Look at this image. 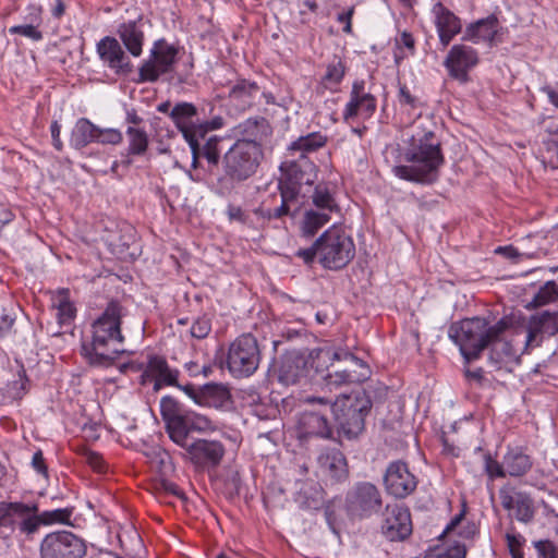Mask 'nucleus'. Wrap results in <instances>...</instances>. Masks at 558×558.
<instances>
[{"mask_svg": "<svg viewBox=\"0 0 558 558\" xmlns=\"http://www.w3.org/2000/svg\"><path fill=\"white\" fill-rule=\"evenodd\" d=\"M399 101L400 104L414 107L416 99L411 95L410 90L405 86H402L399 89Z\"/></svg>", "mask_w": 558, "mask_h": 558, "instance_id": "obj_64", "label": "nucleus"}, {"mask_svg": "<svg viewBox=\"0 0 558 558\" xmlns=\"http://www.w3.org/2000/svg\"><path fill=\"white\" fill-rule=\"evenodd\" d=\"M196 116L197 108L185 101L177 104L169 112V117L186 142L204 136L203 125L195 123Z\"/></svg>", "mask_w": 558, "mask_h": 558, "instance_id": "obj_23", "label": "nucleus"}, {"mask_svg": "<svg viewBox=\"0 0 558 558\" xmlns=\"http://www.w3.org/2000/svg\"><path fill=\"white\" fill-rule=\"evenodd\" d=\"M333 361H351L357 367H368L364 361L348 351H335L332 353Z\"/></svg>", "mask_w": 558, "mask_h": 558, "instance_id": "obj_56", "label": "nucleus"}, {"mask_svg": "<svg viewBox=\"0 0 558 558\" xmlns=\"http://www.w3.org/2000/svg\"><path fill=\"white\" fill-rule=\"evenodd\" d=\"M499 498L501 506L519 522L527 524L534 519V502L527 493L505 486L499 489Z\"/></svg>", "mask_w": 558, "mask_h": 558, "instance_id": "obj_15", "label": "nucleus"}, {"mask_svg": "<svg viewBox=\"0 0 558 558\" xmlns=\"http://www.w3.org/2000/svg\"><path fill=\"white\" fill-rule=\"evenodd\" d=\"M345 74L343 61L335 57L327 65L325 75L322 78V85L329 90L336 92L338 85L342 82Z\"/></svg>", "mask_w": 558, "mask_h": 558, "instance_id": "obj_40", "label": "nucleus"}, {"mask_svg": "<svg viewBox=\"0 0 558 558\" xmlns=\"http://www.w3.org/2000/svg\"><path fill=\"white\" fill-rule=\"evenodd\" d=\"M499 337L500 336L496 337L489 342V361L495 364L497 368L518 361V354L512 342L500 339Z\"/></svg>", "mask_w": 558, "mask_h": 558, "instance_id": "obj_33", "label": "nucleus"}, {"mask_svg": "<svg viewBox=\"0 0 558 558\" xmlns=\"http://www.w3.org/2000/svg\"><path fill=\"white\" fill-rule=\"evenodd\" d=\"M126 316L128 308L119 301H111L94 320L92 341L82 344V353L90 364L109 366L124 352L122 324Z\"/></svg>", "mask_w": 558, "mask_h": 558, "instance_id": "obj_2", "label": "nucleus"}, {"mask_svg": "<svg viewBox=\"0 0 558 558\" xmlns=\"http://www.w3.org/2000/svg\"><path fill=\"white\" fill-rule=\"evenodd\" d=\"M32 465L39 474L47 476V466L45 464V459L40 450L36 451L33 454Z\"/></svg>", "mask_w": 558, "mask_h": 558, "instance_id": "obj_60", "label": "nucleus"}, {"mask_svg": "<svg viewBox=\"0 0 558 558\" xmlns=\"http://www.w3.org/2000/svg\"><path fill=\"white\" fill-rule=\"evenodd\" d=\"M397 45L407 48L411 54L415 52V40L409 32H402L400 34V37L397 39Z\"/></svg>", "mask_w": 558, "mask_h": 558, "instance_id": "obj_58", "label": "nucleus"}, {"mask_svg": "<svg viewBox=\"0 0 558 558\" xmlns=\"http://www.w3.org/2000/svg\"><path fill=\"white\" fill-rule=\"evenodd\" d=\"M318 263L329 270L344 268L355 256V244L342 228L332 226L316 239Z\"/></svg>", "mask_w": 558, "mask_h": 558, "instance_id": "obj_5", "label": "nucleus"}, {"mask_svg": "<svg viewBox=\"0 0 558 558\" xmlns=\"http://www.w3.org/2000/svg\"><path fill=\"white\" fill-rule=\"evenodd\" d=\"M272 133L268 120L264 117H251L230 129L229 136L235 142H250L262 147L263 142Z\"/></svg>", "mask_w": 558, "mask_h": 558, "instance_id": "obj_20", "label": "nucleus"}, {"mask_svg": "<svg viewBox=\"0 0 558 558\" xmlns=\"http://www.w3.org/2000/svg\"><path fill=\"white\" fill-rule=\"evenodd\" d=\"M558 298V288L554 281L546 282L535 293L532 301L527 304V308H536L546 305Z\"/></svg>", "mask_w": 558, "mask_h": 558, "instance_id": "obj_42", "label": "nucleus"}, {"mask_svg": "<svg viewBox=\"0 0 558 558\" xmlns=\"http://www.w3.org/2000/svg\"><path fill=\"white\" fill-rule=\"evenodd\" d=\"M57 308V318L60 324L70 323L75 316V307L73 304L66 299L65 294H62L56 304Z\"/></svg>", "mask_w": 558, "mask_h": 558, "instance_id": "obj_48", "label": "nucleus"}, {"mask_svg": "<svg viewBox=\"0 0 558 558\" xmlns=\"http://www.w3.org/2000/svg\"><path fill=\"white\" fill-rule=\"evenodd\" d=\"M485 471L490 480H494L495 477H505L508 475L504 461L499 463L490 456H485Z\"/></svg>", "mask_w": 558, "mask_h": 558, "instance_id": "obj_51", "label": "nucleus"}, {"mask_svg": "<svg viewBox=\"0 0 558 558\" xmlns=\"http://www.w3.org/2000/svg\"><path fill=\"white\" fill-rule=\"evenodd\" d=\"M31 509H35V504L0 502V526L12 531L15 526L20 529V522L25 518V512Z\"/></svg>", "mask_w": 558, "mask_h": 558, "instance_id": "obj_31", "label": "nucleus"}, {"mask_svg": "<svg viewBox=\"0 0 558 558\" xmlns=\"http://www.w3.org/2000/svg\"><path fill=\"white\" fill-rule=\"evenodd\" d=\"M381 494L371 482L355 483L345 496V509L352 518H369L381 509Z\"/></svg>", "mask_w": 558, "mask_h": 558, "instance_id": "obj_10", "label": "nucleus"}, {"mask_svg": "<svg viewBox=\"0 0 558 558\" xmlns=\"http://www.w3.org/2000/svg\"><path fill=\"white\" fill-rule=\"evenodd\" d=\"M292 199H286L284 197L281 196V205L275 209H272L271 211V215L272 217H275V219H279V218H282L283 216H287L290 211V208H289V202H291Z\"/></svg>", "mask_w": 558, "mask_h": 558, "instance_id": "obj_63", "label": "nucleus"}, {"mask_svg": "<svg viewBox=\"0 0 558 558\" xmlns=\"http://www.w3.org/2000/svg\"><path fill=\"white\" fill-rule=\"evenodd\" d=\"M497 19L493 15L488 16L487 19H483L474 24H471L466 28L464 38L475 44L482 41L492 44L497 34Z\"/></svg>", "mask_w": 558, "mask_h": 558, "instance_id": "obj_30", "label": "nucleus"}, {"mask_svg": "<svg viewBox=\"0 0 558 558\" xmlns=\"http://www.w3.org/2000/svg\"><path fill=\"white\" fill-rule=\"evenodd\" d=\"M86 462L97 472H102L105 469L102 458L96 452H88Z\"/></svg>", "mask_w": 558, "mask_h": 558, "instance_id": "obj_61", "label": "nucleus"}, {"mask_svg": "<svg viewBox=\"0 0 558 558\" xmlns=\"http://www.w3.org/2000/svg\"><path fill=\"white\" fill-rule=\"evenodd\" d=\"M506 541L509 551L523 550L522 547L525 543V538L521 534L508 532L506 534Z\"/></svg>", "mask_w": 558, "mask_h": 558, "instance_id": "obj_57", "label": "nucleus"}, {"mask_svg": "<svg viewBox=\"0 0 558 558\" xmlns=\"http://www.w3.org/2000/svg\"><path fill=\"white\" fill-rule=\"evenodd\" d=\"M465 548L461 545L446 546L438 545L429 549L424 558H464Z\"/></svg>", "mask_w": 558, "mask_h": 558, "instance_id": "obj_43", "label": "nucleus"}, {"mask_svg": "<svg viewBox=\"0 0 558 558\" xmlns=\"http://www.w3.org/2000/svg\"><path fill=\"white\" fill-rule=\"evenodd\" d=\"M371 401L364 396H343L332 404V412L340 433L348 439L356 438L364 429V420Z\"/></svg>", "mask_w": 558, "mask_h": 558, "instance_id": "obj_7", "label": "nucleus"}, {"mask_svg": "<svg viewBox=\"0 0 558 558\" xmlns=\"http://www.w3.org/2000/svg\"><path fill=\"white\" fill-rule=\"evenodd\" d=\"M219 138L217 136L209 137L206 143L201 146V156L204 157L209 165L217 166L220 159V150L218 148Z\"/></svg>", "mask_w": 558, "mask_h": 558, "instance_id": "obj_45", "label": "nucleus"}, {"mask_svg": "<svg viewBox=\"0 0 558 558\" xmlns=\"http://www.w3.org/2000/svg\"><path fill=\"white\" fill-rule=\"evenodd\" d=\"M160 413L170 439L178 446H186L190 433H205L215 429L214 423L205 415L182 409L170 396L160 400Z\"/></svg>", "mask_w": 558, "mask_h": 558, "instance_id": "obj_4", "label": "nucleus"}, {"mask_svg": "<svg viewBox=\"0 0 558 558\" xmlns=\"http://www.w3.org/2000/svg\"><path fill=\"white\" fill-rule=\"evenodd\" d=\"M504 463L509 476H522L532 468L531 458L518 448L507 451Z\"/></svg>", "mask_w": 558, "mask_h": 558, "instance_id": "obj_35", "label": "nucleus"}, {"mask_svg": "<svg viewBox=\"0 0 558 558\" xmlns=\"http://www.w3.org/2000/svg\"><path fill=\"white\" fill-rule=\"evenodd\" d=\"M404 159L411 165H400L392 169L396 177L410 182L430 184L437 181L439 168L445 158L440 142L432 130L415 125L408 138L403 151Z\"/></svg>", "mask_w": 558, "mask_h": 558, "instance_id": "obj_1", "label": "nucleus"}, {"mask_svg": "<svg viewBox=\"0 0 558 558\" xmlns=\"http://www.w3.org/2000/svg\"><path fill=\"white\" fill-rule=\"evenodd\" d=\"M38 508L35 505V509L25 512V518L20 522V531L23 534L31 535L38 531L39 526L43 525L41 517L37 513Z\"/></svg>", "mask_w": 558, "mask_h": 558, "instance_id": "obj_44", "label": "nucleus"}, {"mask_svg": "<svg viewBox=\"0 0 558 558\" xmlns=\"http://www.w3.org/2000/svg\"><path fill=\"white\" fill-rule=\"evenodd\" d=\"M126 136L129 141L128 155L142 156L147 151L149 140L148 134L144 129L129 126L126 129Z\"/></svg>", "mask_w": 558, "mask_h": 558, "instance_id": "obj_41", "label": "nucleus"}, {"mask_svg": "<svg viewBox=\"0 0 558 558\" xmlns=\"http://www.w3.org/2000/svg\"><path fill=\"white\" fill-rule=\"evenodd\" d=\"M433 14L435 16V26L439 41L444 47H447L453 37L461 32V21L442 3H436L433 7Z\"/></svg>", "mask_w": 558, "mask_h": 558, "instance_id": "obj_25", "label": "nucleus"}, {"mask_svg": "<svg viewBox=\"0 0 558 558\" xmlns=\"http://www.w3.org/2000/svg\"><path fill=\"white\" fill-rule=\"evenodd\" d=\"M179 375V369L171 367L165 357L151 355L142 374V379L143 384L153 381L155 391L160 390L165 386H174L180 389L182 386L178 384Z\"/></svg>", "mask_w": 558, "mask_h": 558, "instance_id": "obj_18", "label": "nucleus"}, {"mask_svg": "<svg viewBox=\"0 0 558 558\" xmlns=\"http://www.w3.org/2000/svg\"><path fill=\"white\" fill-rule=\"evenodd\" d=\"M96 49L100 60L116 74H128L132 71L128 56L114 37H104L97 43Z\"/></svg>", "mask_w": 558, "mask_h": 558, "instance_id": "obj_22", "label": "nucleus"}, {"mask_svg": "<svg viewBox=\"0 0 558 558\" xmlns=\"http://www.w3.org/2000/svg\"><path fill=\"white\" fill-rule=\"evenodd\" d=\"M384 483L387 492L397 498H404L416 488L415 476L401 461L391 462L385 473Z\"/></svg>", "mask_w": 558, "mask_h": 558, "instance_id": "obj_16", "label": "nucleus"}, {"mask_svg": "<svg viewBox=\"0 0 558 558\" xmlns=\"http://www.w3.org/2000/svg\"><path fill=\"white\" fill-rule=\"evenodd\" d=\"M211 330L210 320L206 317L197 318L191 326V336L196 339H204Z\"/></svg>", "mask_w": 558, "mask_h": 558, "instance_id": "obj_52", "label": "nucleus"}, {"mask_svg": "<svg viewBox=\"0 0 558 558\" xmlns=\"http://www.w3.org/2000/svg\"><path fill=\"white\" fill-rule=\"evenodd\" d=\"M326 142L327 137L325 135L320 132H313L293 141L288 147V153L290 157H299L300 155L307 157V154L325 146Z\"/></svg>", "mask_w": 558, "mask_h": 558, "instance_id": "obj_34", "label": "nucleus"}, {"mask_svg": "<svg viewBox=\"0 0 558 558\" xmlns=\"http://www.w3.org/2000/svg\"><path fill=\"white\" fill-rule=\"evenodd\" d=\"M296 256L302 258L307 265L312 264L315 259L318 260V247L316 246V241L312 244L311 247L300 248L296 252Z\"/></svg>", "mask_w": 558, "mask_h": 558, "instance_id": "obj_55", "label": "nucleus"}, {"mask_svg": "<svg viewBox=\"0 0 558 558\" xmlns=\"http://www.w3.org/2000/svg\"><path fill=\"white\" fill-rule=\"evenodd\" d=\"M186 451L190 461L199 469H213L218 466L226 453L225 446L215 439H195L181 446Z\"/></svg>", "mask_w": 558, "mask_h": 558, "instance_id": "obj_13", "label": "nucleus"}, {"mask_svg": "<svg viewBox=\"0 0 558 558\" xmlns=\"http://www.w3.org/2000/svg\"><path fill=\"white\" fill-rule=\"evenodd\" d=\"M178 52V48L165 39L156 40L150 49L149 58L138 70V82H156L160 75L172 71Z\"/></svg>", "mask_w": 558, "mask_h": 558, "instance_id": "obj_11", "label": "nucleus"}, {"mask_svg": "<svg viewBox=\"0 0 558 558\" xmlns=\"http://www.w3.org/2000/svg\"><path fill=\"white\" fill-rule=\"evenodd\" d=\"M85 555L84 539L70 531L49 533L40 543L41 558H83Z\"/></svg>", "mask_w": 558, "mask_h": 558, "instance_id": "obj_12", "label": "nucleus"}, {"mask_svg": "<svg viewBox=\"0 0 558 558\" xmlns=\"http://www.w3.org/2000/svg\"><path fill=\"white\" fill-rule=\"evenodd\" d=\"M118 35L126 50L133 57H140L143 51L144 32L136 21L122 23L118 28Z\"/></svg>", "mask_w": 558, "mask_h": 558, "instance_id": "obj_29", "label": "nucleus"}, {"mask_svg": "<svg viewBox=\"0 0 558 558\" xmlns=\"http://www.w3.org/2000/svg\"><path fill=\"white\" fill-rule=\"evenodd\" d=\"M311 198L315 209L317 210L328 214L339 210L335 195L327 183H318L314 187Z\"/></svg>", "mask_w": 558, "mask_h": 558, "instance_id": "obj_38", "label": "nucleus"}, {"mask_svg": "<svg viewBox=\"0 0 558 558\" xmlns=\"http://www.w3.org/2000/svg\"><path fill=\"white\" fill-rule=\"evenodd\" d=\"M376 97L366 89L363 80H356L352 84L350 99L343 109V119L350 120L359 114L371 117L376 111Z\"/></svg>", "mask_w": 558, "mask_h": 558, "instance_id": "obj_19", "label": "nucleus"}, {"mask_svg": "<svg viewBox=\"0 0 558 558\" xmlns=\"http://www.w3.org/2000/svg\"><path fill=\"white\" fill-rule=\"evenodd\" d=\"M318 465L322 474L332 482H342L348 477L347 460L338 449H328L318 457Z\"/></svg>", "mask_w": 558, "mask_h": 558, "instance_id": "obj_28", "label": "nucleus"}, {"mask_svg": "<svg viewBox=\"0 0 558 558\" xmlns=\"http://www.w3.org/2000/svg\"><path fill=\"white\" fill-rule=\"evenodd\" d=\"M477 63V51L473 47L463 44L453 45L444 60V65L449 75L460 82L468 81L469 71Z\"/></svg>", "mask_w": 558, "mask_h": 558, "instance_id": "obj_14", "label": "nucleus"}, {"mask_svg": "<svg viewBox=\"0 0 558 558\" xmlns=\"http://www.w3.org/2000/svg\"><path fill=\"white\" fill-rule=\"evenodd\" d=\"M97 129L98 126L92 123L88 119H78L72 130L71 144L75 148H83L89 143L95 142Z\"/></svg>", "mask_w": 558, "mask_h": 558, "instance_id": "obj_36", "label": "nucleus"}, {"mask_svg": "<svg viewBox=\"0 0 558 558\" xmlns=\"http://www.w3.org/2000/svg\"><path fill=\"white\" fill-rule=\"evenodd\" d=\"M353 12H354V9L350 8L349 10H347L342 13H339L338 17H337L338 22L344 24L343 32H345L348 34L351 33V31H352L351 19H352Z\"/></svg>", "mask_w": 558, "mask_h": 558, "instance_id": "obj_62", "label": "nucleus"}, {"mask_svg": "<svg viewBox=\"0 0 558 558\" xmlns=\"http://www.w3.org/2000/svg\"><path fill=\"white\" fill-rule=\"evenodd\" d=\"M533 546L539 558H558L556 546L548 539L535 541L533 542Z\"/></svg>", "mask_w": 558, "mask_h": 558, "instance_id": "obj_53", "label": "nucleus"}, {"mask_svg": "<svg viewBox=\"0 0 558 558\" xmlns=\"http://www.w3.org/2000/svg\"><path fill=\"white\" fill-rule=\"evenodd\" d=\"M40 25L24 22L20 25H14L9 28L11 35H21L33 41H39L43 39V33L39 31Z\"/></svg>", "mask_w": 558, "mask_h": 558, "instance_id": "obj_47", "label": "nucleus"}, {"mask_svg": "<svg viewBox=\"0 0 558 558\" xmlns=\"http://www.w3.org/2000/svg\"><path fill=\"white\" fill-rule=\"evenodd\" d=\"M304 357L291 353L284 355L279 367V380L284 385L295 384L304 375Z\"/></svg>", "mask_w": 558, "mask_h": 558, "instance_id": "obj_32", "label": "nucleus"}, {"mask_svg": "<svg viewBox=\"0 0 558 558\" xmlns=\"http://www.w3.org/2000/svg\"><path fill=\"white\" fill-rule=\"evenodd\" d=\"M26 378L19 374V377L7 384L5 390L9 398L21 399L26 392Z\"/></svg>", "mask_w": 558, "mask_h": 558, "instance_id": "obj_50", "label": "nucleus"}, {"mask_svg": "<svg viewBox=\"0 0 558 558\" xmlns=\"http://www.w3.org/2000/svg\"><path fill=\"white\" fill-rule=\"evenodd\" d=\"M263 148L250 142H234L222 157L226 179L241 183L253 177L263 160Z\"/></svg>", "mask_w": 558, "mask_h": 558, "instance_id": "obj_6", "label": "nucleus"}, {"mask_svg": "<svg viewBox=\"0 0 558 558\" xmlns=\"http://www.w3.org/2000/svg\"><path fill=\"white\" fill-rule=\"evenodd\" d=\"M298 436L300 439L310 437L327 439L332 436V427L324 414L304 412L298 420Z\"/></svg>", "mask_w": 558, "mask_h": 558, "instance_id": "obj_27", "label": "nucleus"}, {"mask_svg": "<svg viewBox=\"0 0 558 558\" xmlns=\"http://www.w3.org/2000/svg\"><path fill=\"white\" fill-rule=\"evenodd\" d=\"M259 93L260 88L255 82L238 80L229 90V106L238 112L246 111L255 105Z\"/></svg>", "mask_w": 558, "mask_h": 558, "instance_id": "obj_26", "label": "nucleus"}, {"mask_svg": "<svg viewBox=\"0 0 558 558\" xmlns=\"http://www.w3.org/2000/svg\"><path fill=\"white\" fill-rule=\"evenodd\" d=\"M411 531V517L408 509L397 504L387 505L381 524L383 534L390 541H399L409 536Z\"/></svg>", "mask_w": 558, "mask_h": 558, "instance_id": "obj_17", "label": "nucleus"}, {"mask_svg": "<svg viewBox=\"0 0 558 558\" xmlns=\"http://www.w3.org/2000/svg\"><path fill=\"white\" fill-rule=\"evenodd\" d=\"M227 216L232 221L234 220L242 223H245L246 221V215L239 206L229 205L227 208Z\"/></svg>", "mask_w": 558, "mask_h": 558, "instance_id": "obj_59", "label": "nucleus"}, {"mask_svg": "<svg viewBox=\"0 0 558 558\" xmlns=\"http://www.w3.org/2000/svg\"><path fill=\"white\" fill-rule=\"evenodd\" d=\"M43 9L38 4H29L27 7V14L24 16V22L32 23L35 25L43 24L41 17Z\"/></svg>", "mask_w": 558, "mask_h": 558, "instance_id": "obj_54", "label": "nucleus"}, {"mask_svg": "<svg viewBox=\"0 0 558 558\" xmlns=\"http://www.w3.org/2000/svg\"><path fill=\"white\" fill-rule=\"evenodd\" d=\"M123 135L118 129H97L96 141L100 144L118 145L122 142Z\"/></svg>", "mask_w": 558, "mask_h": 558, "instance_id": "obj_49", "label": "nucleus"}, {"mask_svg": "<svg viewBox=\"0 0 558 558\" xmlns=\"http://www.w3.org/2000/svg\"><path fill=\"white\" fill-rule=\"evenodd\" d=\"M262 354L256 338L251 333L239 336L229 345L227 367L235 378L252 376L260 363Z\"/></svg>", "mask_w": 558, "mask_h": 558, "instance_id": "obj_9", "label": "nucleus"}, {"mask_svg": "<svg viewBox=\"0 0 558 558\" xmlns=\"http://www.w3.org/2000/svg\"><path fill=\"white\" fill-rule=\"evenodd\" d=\"M195 403L206 407L219 408L225 405L230 399L228 388L222 384L209 383L198 389L192 385L180 387Z\"/></svg>", "mask_w": 558, "mask_h": 558, "instance_id": "obj_24", "label": "nucleus"}, {"mask_svg": "<svg viewBox=\"0 0 558 558\" xmlns=\"http://www.w3.org/2000/svg\"><path fill=\"white\" fill-rule=\"evenodd\" d=\"M508 328V323L500 319L493 326L484 318L473 317L463 319L451 326L449 336L459 345L460 352L468 361L475 360L496 337Z\"/></svg>", "mask_w": 558, "mask_h": 558, "instance_id": "obj_3", "label": "nucleus"}, {"mask_svg": "<svg viewBox=\"0 0 558 558\" xmlns=\"http://www.w3.org/2000/svg\"><path fill=\"white\" fill-rule=\"evenodd\" d=\"M330 215L331 214L317 209L305 210L301 226L303 235H314L320 228L329 222L331 218Z\"/></svg>", "mask_w": 558, "mask_h": 558, "instance_id": "obj_39", "label": "nucleus"}, {"mask_svg": "<svg viewBox=\"0 0 558 558\" xmlns=\"http://www.w3.org/2000/svg\"><path fill=\"white\" fill-rule=\"evenodd\" d=\"M72 512L73 511L71 508H62V509L44 511L40 513V517H41V521H43L44 525L53 524V523L66 524L70 522Z\"/></svg>", "mask_w": 558, "mask_h": 558, "instance_id": "obj_46", "label": "nucleus"}, {"mask_svg": "<svg viewBox=\"0 0 558 558\" xmlns=\"http://www.w3.org/2000/svg\"><path fill=\"white\" fill-rule=\"evenodd\" d=\"M280 195L286 199H295L303 185H312L317 178V167L308 157H291L280 166Z\"/></svg>", "mask_w": 558, "mask_h": 558, "instance_id": "obj_8", "label": "nucleus"}, {"mask_svg": "<svg viewBox=\"0 0 558 558\" xmlns=\"http://www.w3.org/2000/svg\"><path fill=\"white\" fill-rule=\"evenodd\" d=\"M558 333V313L544 311L532 315L527 323L524 351L538 347L542 336H554Z\"/></svg>", "mask_w": 558, "mask_h": 558, "instance_id": "obj_21", "label": "nucleus"}, {"mask_svg": "<svg viewBox=\"0 0 558 558\" xmlns=\"http://www.w3.org/2000/svg\"><path fill=\"white\" fill-rule=\"evenodd\" d=\"M357 373L355 369H342L333 373H328L325 377L326 385L329 388L339 387L351 383H361L369 377L371 371L368 367H360Z\"/></svg>", "mask_w": 558, "mask_h": 558, "instance_id": "obj_37", "label": "nucleus"}]
</instances>
